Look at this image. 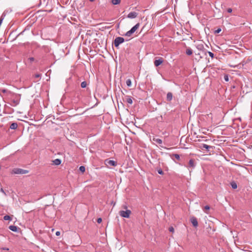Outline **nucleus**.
<instances>
[{
  "label": "nucleus",
  "mask_w": 252,
  "mask_h": 252,
  "mask_svg": "<svg viewBox=\"0 0 252 252\" xmlns=\"http://www.w3.org/2000/svg\"><path fill=\"white\" fill-rule=\"evenodd\" d=\"M12 102L14 103V104L12 105L13 106H16L19 104V101L18 100H13Z\"/></svg>",
  "instance_id": "24"
},
{
  "label": "nucleus",
  "mask_w": 252,
  "mask_h": 252,
  "mask_svg": "<svg viewBox=\"0 0 252 252\" xmlns=\"http://www.w3.org/2000/svg\"><path fill=\"white\" fill-rule=\"evenodd\" d=\"M90 1H94V0H89Z\"/></svg>",
  "instance_id": "44"
},
{
  "label": "nucleus",
  "mask_w": 252,
  "mask_h": 252,
  "mask_svg": "<svg viewBox=\"0 0 252 252\" xmlns=\"http://www.w3.org/2000/svg\"><path fill=\"white\" fill-rule=\"evenodd\" d=\"M221 31V29L220 28H219L217 30H216L215 31V33H219L220 32V31Z\"/></svg>",
  "instance_id": "32"
},
{
  "label": "nucleus",
  "mask_w": 252,
  "mask_h": 252,
  "mask_svg": "<svg viewBox=\"0 0 252 252\" xmlns=\"http://www.w3.org/2000/svg\"><path fill=\"white\" fill-rule=\"evenodd\" d=\"M56 235L57 236H59V235H60V231H57V232H56Z\"/></svg>",
  "instance_id": "39"
},
{
  "label": "nucleus",
  "mask_w": 252,
  "mask_h": 252,
  "mask_svg": "<svg viewBox=\"0 0 252 252\" xmlns=\"http://www.w3.org/2000/svg\"><path fill=\"white\" fill-rule=\"evenodd\" d=\"M126 101L128 104H131L132 103V102H133L132 98L131 96H126Z\"/></svg>",
  "instance_id": "14"
},
{
  "label": "nucleus",
  "mask_w": 252,
  "mask_h": 252,
  "mask_svg": "<svg viewBox=\"0 0 252 252\" xmlns=\"http://www.w3.org/2000/svg\"><path fill=\"white\" fill-rule=\"evenodd\" d=\"M174 157L175 158L177 159V160H180V155H178V154H174Z\"/></svg>",
  "instance_id": "30"
},
{
  "label": "nucleus",
  "mask_w": 252,
  "mask_h": 252,
  "mask_svg": "<svg viewBox=\"0 0 252 252\" xmlns=\"http://www.w3.org/2000/svg\"><path fill=\"white\" fill-rule=\"evenodd\" d=\"M227 11L228 12V13H231L232 11V9L231 8H229L227 9Z\"/></svg>",
  "instance_id": "36"
},
{
  "label": "nucleus",
  "mask_w": 252,
  "mask_h": 252,
  "mask_svg": "<svg viewBox=\"0 0 252 252\" xmlns=\"http://www.w3.org/2000/svg\"><path fill=\"white\" fill-rule=\"evenodd\" d=\"M111 1L113 4L117 5L121 2V0H112Z\"/></svg>",
  "instance_id": "18"
},
{
  "label": "nucleus",
  "mask_w": 252,
  "mask_h": 252,
  "mask_svg": "<svg viewBox=\"0 0 252 252\" xmlns=\"http://www.w3.org/2000/svg\"><path fill=\"white\" fill-rule=\"evenodd\" d=\"M163 62V59L162 58H158L156 59L154 61V65L157 67L160 65Z\"/></svg>",
  "instance_id": "6"
},
{
  "label": "nucleus",
  "mask_w": 252,
  "mask_h": 252,
  "mask_svg": "<svg viewBox=\"0 0 252 252\" xmlns=\"http://www.w3.org/2000/svg\"><path fill=\"white\" fill-rule=\"evenodd\" d=\"M11 173L14 174H25L29 173V171L21 168H15L12 170Z\"/></svg>",
  "instance_id": "2"
},
{
  "label": "nucleus",
  "mask_w": 252,
  "mask_h": 252,
  "mask_svg": "<svg viewBox=\"0 0 252 252\" xmlns=\"http://www.w3.org/2000/svg\"><path fill=\"white\" fill-rule=\"evenodd\" d=\"M4 16H5V14H4V13H3L0 18V26L1 25V24L2 22V21L4 19Z\"/></svg>",
  "instance_id": "26"
},
{
  "label": "nucleus",
  "mask_w": 252,
  "mask_h": 252,
  "mask_svg": "<svg viewBox=\"0 0 252 252\" xmlns=\"http://www.w3.org/2000/svg\"><path fill=\"white\" fill-rule=\"evenodd\" d=\"M153 140L155 141L156 142L158 143L159 144H161L162 143V141L161 139L159 138H153Z\"/></svg>",
  "instance_id": "16"
},
{
  "label": "nucleus",
  "mask_w": 252,
  "mask_h": 252,
  "mask_svg": "<svg viewBox=\"0 0 252 252\" xmlns=\"http://www.w3.org/2000/svg\"><path fill=\"white\" fill-rule=\"evenodd\" d=\"M40 76H41V75L40 74H36L35 75V78H38V77H40Z\"/></svg>",
  "instance_id": "38"
},
{
  "label": "nucleus",
  "mask_w": 252,
  "mask_h": 252,
  "mask_svg": "<svg viewBox=\"0 0 252 252\" xmlns=\"http://www.w3.org/2000/svg\"><path fill=\"white\" fill-rule=\"evenodd\" d=\"M169 231L171 232H174V229L172 226H171L169 228Z\"/></svg>",
  "instance_id": "34"
},
{
  "label": "nucleus",
  "mask_w": 252,
  "mask_h": 252,
  "mask_svg": "<svg viewBox=\"0 0 252 252\" xmlns=\"http://www.w3.org/2000/svg\"><path fill=\"white\" fill-rule=\"evenodd\" d=\"M29 60L31 62H32L34 61V59L33 57H31L29 59Z\"/></svg>",
  "instance_id": "37"
},
{
  "label": "nucleus",
  "mask_w": 252,
  "mask_h": 252,
  "mask_svg": "<svg viewBox=\"0 0 252 252\" xmlns=\"http://www.w3.org/2000/svg\"><path fill=\"white\" fill-rule=\"evenodd\" d=\"M3 219L4 220H11V217L8 215H5L3 217Z\"/></svg>",
  "instance_id": "23"
},
{
  "label": "nucleus",
  "mask_w": 252,
  "mask_h": 252,
  "mask_svg": "<svg viewBox=\"0 0 252 252\" xmlns=\"http://www.w3.org/2000/svg\"><path fill=\"white\" fill-rule=\"evenodd\" d=\"M158 172L159 174H160V175L163 174V171L162 170V169L161 168L158 169Z\"/></svg>",
  "instance_id": "28"
},
{
  "label": "nucleus",
  "mask_w": 252,
  "mask_h": 252,
  "mask_svg": "<svg viewBox=\"0 0 252 252\" xmlns=\"http://www.w3.org/2000/svg\"><path fill=\"white\" fill-rule=\"evenodd\" d=\"M192 225L194 227H196L198 226V221H191Z\"/></svg>",
  "instance_id": "29"
},
{
  "label": "nucleus",
  "mask_w": 252,
  "mask_h": 252,
  "mask_svg": "<svg viewBox=\"0 0 252 252\" xmlns=\"http://www.w3.org/2000/svg\"><path fill=\"white\" fill-rule=\"evenodd\" d=\"M231 186L232 189H236L237 188V184L235 182L231 183Z\"/></svg>",
  "instance_id": "19"
},
{
  "label": "nucleus",
  "mask_w": 252,
  "mask_h": 252,
  "mask_svg": "<svg viewBox=\"0 0 252 252\" xmlns=\"http://www.w3.org/2000/svg\"><path fill=\"white\" fill-rule=\"evenodd\" d=\"M105 162L107 163L108 164L113 166H116L117 165V162L113 160L106 159L105 160Z\"/></svg>",
  "instance_id": "10"
},
{
  "label": "nucleus",
  "mask_w": 252,
  "mask_h": 252,
  "mask_svg": "<svg viewBox=\"0 0 252 252\" xmlns=\"http://www.w3.org/2000/svg\"><path fill=\"white\" fill-rule=\"evenodd\" d=\"M195 166V160L193 159H190L189 162L188 167L189 168H194Z\"/></svg>",
  "instance_id": "7"
},
{
  "label": "nucleus",
  "mask_w": 252,
  "mask_h": 252,
  "mask_svg": "<svg viewBox=\"0 0 252 252\" xmlns=\"http://www.w3.org/2000/svg\"><path fill=\"white\" fill-rule=\"evenodd\" d=\"M173 95L170 92H169L167 94L166 99L168 101H170L172 99Z\"/></svg>",
  "instance_id": "12"
},
{
  "label": "nucleus",
  "mask_w": 252,
  "mask_h": 252,
  "mask_svg": "<svg viewBox=\"0 0 252 252\" xmlns=\"http://www.w3.org/2000/svg\"><path fill=\"white\" fill-rule=\"evenodd\" d=\"M208 54H209V56H210L212 58H214V54H213L212 52H208Z\"/></svg>",
  "instance_id": "35"
},
{
  "label": "nucleus",
  "mask_w": 252,
  "mask_h": 252,
  "mask_svg": "<svg viewBox=\"0 0 252 252\" xmlns=\"http://www.w3.org/2000/svg\"><path fill=\"white\" fill-rule=\"evenodd\" d=\"M199 148L202 150H203L205 149L208 152L210 151L211 149H212V150H213L214 149V147L209 146L205 144H201L199 146Z\"/></svg>",
  "instance_id": "5"
},
{
  "label": "nucleus",
  "mask_w": 252,
  "mask_h": 252,
  "mask_svg": "<svg viewBox=\"0 0 252 252\" xmlns=\"http://www.w3.org/2000/svg\"><path fill=\"white\" fill-rule=\"evenodd\" d=\"M18 127V125L16 123H13L10 126V128L12 129H16Z\"/></svg>",
  "instance_id": "15"
},
{
  "label": "nucleus",
  "mask_w": 252,
  "mask_h": 252,
  "mask_svg": "<svg viewBox=\"0 0 252 252\" xmlns=\"http://www.w3.org/2000/svg\"><path fill=\"white\" fill-rule=\"evenodd\" d=\"M7 92H8V91L6 89H1L0 90V92L2 93H6Z\"/></svg>",
  "instance_id": "31"
},
{
  "label": "nucleus",
  "mask_w": 252,
  "mask_h": 252,
  "mask_svg": "<svg viewBox=\"0 0 252 252\" xmlns=\"http://www.w3.org/2000/svg\"><path fill=\"white\" fill-rule=\"evenodd\" d=\"M210 207L208 205H206L205 206L203 209V210L204 211V212H205L206 213H208V212H207V210H209L210 209Z\"/></svg>",
  "instance_id": "21"
},
{
  "label": "nucleus",
  "mask_w": 252,
  "mask_h": 252,
  "mask_svg": "<svg viewBox=\"0 0 252 252\" xmlns=\"http://www.w3.org/2000/svg\"><path fill=\"white\" fill-rule=\"evenodd\" d=\"M140 24L139 23L136 24L135 26H134L129 31L127 32L125 35L126 36L129 37L133 34L139 27Z\"/></svg>",
  "instance_id": "1"
},
{
  "label": "nucleus",
  "mask_w": 252,
  "mask_h": 252,
  "mask_svg": "<svg viewBox=\"0 0 252 252\" xmlns=\"http://www.w3.org/2000/svg\"><path fill=\"white\" fill-rule=\"evenodd\" d=\"M196 48L199 51H203L204 49V45L202 43H197L196 45Z\"/></svg>",
  "instance_id": "11"
},
{
  "label": "nucleus",
  "mask_w": 252,
  "mask_h": 252,
  "mask_svg": "<svg viewBox=\"0 0 252 252\" xmlns=\"http://www.w3.org/2000/svg\"><path fill=\"white\" fill-rule=\"evenodd\" d=\"M9 228L13 232H18L20 231V228L15 225H10Z\"/></svg>",
  "instance_id": "8"
},
{
  "label": "nucleus",
  "mask_w": 252,
  "mask_h": 252,
  "mask_svg": "<svg viewBox=\"0 0 252 252\" xmlns=\"http://www.w3.org/2000/svg\"><path fill=\"white\" fill-rule=\"evenodd\" d=\"M131 214V211L129 210H126V211H120V215L126 218H128Z\"/></svg>",
  "instance_id": "4"
},
{
  "label": "nucleus",
  "mask_w": 252,
  "mask_h": 252,
  "mask_svg": "<svg viewBox=\"0 0 252 252\" xmlns=\"http://www.w3.org/2000/svg\"><path fill=\"white\" fill-rule=\"evenodd\" d=\"M87 85L88 84L86 81H83L81 84V87L82 88H85L87 87Z\"/></svg>",
  "instance_id": "20"
},
{
  "label": "nucleus",
  "mask_w": 252,
  "mask_h": 252,
  "mask_svg": "<svg viewBox=\"0 0 252 252\" xmlns=\"http://www.w3.org/2000/svg\"><path fill=\"white\" fill-rule=\"evenodd\" d=\"M96 220H102V219L101 218H98Z\"/></svg>",
  "instance_id": "42"
},
{
  "label": "nucleus",
  "mask_w": 252,
  "mask_h": 252,
  "mask_svg": "<svg viewBox=\"0 0 252 252\" xmlns=\"http://www.w3.org/2000/svg\"><path fill=\"white\" fill-rule=\"evenodd\" d=\"M186 53L187 55H188L189 56H190V55H192V50L190 48H188L186 50Z\"/></svg>",
  "instance_id": "17"
},
{
  "label": "nucleus",
  "mask_w": 252,
  "mask_h": 252,
  "mask_svg": "<svg viewBox=\"0 0 252 252\" xmlns=\"http://www.w3.org/2000/svg\"><path fill=\"white\" fill-rule=\"evenodd\" d=\"M4 16H5V14H4V13H3L0 18V26L1 25V24L2 22V21L4 19Z\"/></svg>",
  "instance_id": "25"
},
{
  "label": "nucleus",
  "mask_w": 252,
  "mask_h": 252,
  "mask_svg": "<svg viewBox=\"0 0 252 252\" xmlns=\"http://www.w3.org/2000/svg\"><path fill=\"white\" fill-rule=\"evenodd\" d=\"M125 39L122 37H117L114 40V45L116 47H118L119 45L123 43Z\"/></svg>",
  "instance_id": "3"
},
{
  "label": "nucleus",
  "mask_w": 252,
  "mask_h": 252,
  "mask_svg": "<svg viewBox=\"0 0 252 252\" xmlns=\"http://www.w3.org/2000/svg\"><path fill=\"white\" fill-rule=\"evenodd\" d=\"M79 170L82 172H84L85 171V167L84 166H81L79 168Z\"/></svg>",
  "instance_id": "27"
},
{
  "label": "nucleus",
  "mask_w": 252,
  "mask_h": 252,
  "mask_svg": "<svg viewBox=\"0 0 252 252\" xmlns=\"http://www.w3.org/2000/svg\"><path fill=\"white\" fill-rule=\"evenodd\" d=\"M119 26H120V23H119L118 25H117V28H119Z\"/></svg>",
  "instance_id": "43"
},
{
  "label": "nucleus",
  "mask_w": 252,
  "mask_h": 252,
  "mask_svg": "<svg viewBox=\"0 0 252 252\" xmlns=\"http://www.w3.org/2000/svg\"><path fill=\"white\" fill-rule=\"evenodd\" d=\"M126 84L128 87H130L131 85V81L130 79H128L126 81Z\"/></svg>",
  "instance_id": "22"
},
{
  "label": "nucleus",
  "mask_w": 252,
  "mask_h": 252,
  "mask_svg": "<svg viewBox=\"0 0 252 252\" xmlns=\"http://www.w3.org/2000/svg\"><path fill=\"white\" fill-rule=\"evenodd\" d=\"M138 15L137 13L136 12H131L127 15V18L130 19H134L136 18Z\"/></svg>",
  "instance_id": "9"
},
{
  "label": "nucleus",
  "mask_w": 252,
  "mask_h": 252,
  "mask_svg": "<svg viewBox=\"0 0 252 252\" xmlns=\"http://www.w3.org/2000/svg\"><path fill=\"white\" fill-rule=\"evenodd\" d=\"M190 220L194 221V220H196V219L195 218H192V219H190Z\"/></svg>",
  "instance_id": "40"
},
{
  "label": "nucleus",
  "mask_w": 252,
  "mask_h": 252,
  "mask_svg": "<svg viewBox=\"0 0 252 252\" xmlns=\"http://www.w3.org/2000/svg\"><path fill=\"white\" fill-rule=\"evenodd\" d=\"M0 191H1L2 192H3V193H4L5 194V192H4V190H3V189L2 188L0 189Z\"/></svg>",
  "instance_id": "41"
},
{
  "label": "nucleus",
  "mask_w": 252,
  "mask_h": 252,
  "mask_svg": "<svg viewBox=\"0 0 252 252\" xmlns=\"http://www.w3.org/2000/svg\"><path fill=\"white\" fill-rule=\"evenodd\" d=\"M224 80L226 81H229V77H228V76L227 75H225L224 76Z\"/></svg>",
  "instance_id": "33"
},
{
  "label": "nucleus",
  "mask_w": 252,
  "mask_h": 252,
  "mask_svg": "<svg viewBox=\"0 0 252 252\" xmlns=\"http://www.w3.org/2000/svg\"><path fill=\"white\" fill-rule=\"evenodd\" d=\"M52 162H53V164L56 165H59L61 164V160L59 158L55 159V160H53Z\"/></svg>",
  "instance_id": "13"
},
{
  "label": "nucleus",
  "mask_w": 252,
  "mask_h": 252,
  "mask_svg": "<svg viewBox=\"0 0 252 252\" xmlns=\"http://www.w3.org/2000/svg\"><path fill=\"white\" fill-rule=\"evenodd\" d=\"M99 223H100L101 221H97Z\"/></svg>",
  "instance_id": "45"
}]
</instances>
